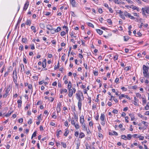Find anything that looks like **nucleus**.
<instances>
[{"instance_id":"obj_8","label":"nucleus","mask_w":149,"mask_h":149,"mask_svg":"<svg viewBox=\"0 0 149 149\" xmlns=\"http://www.w3.org/2000/svg\"><path fill=\"white\" fill-rule=\"evenodd\" d=\"M20 67L21 68L20 71L22 73V72L24 71V65L22 63L20 65Z\"/></svg>"},{"instance_id":"obj_24","label":"nucleus","mask_w":149,"mask_h":149,"mask_svg":"<svg viewBox=\"0 0 149 149\" xmlns=\"http://www.w3.org/2000/svg\"><path fill=\"white\" fill-rule=\"evenodd\" d=\"M9 92L7 91H5V93L4 94L3 96V97L4 98L6 97L9 95L8 93Z\"/></svg>"},{"instance_id":"obj_28","label":"nucleus","mask_w":149,"mask_h":149,"mask_svg":"<svg viewBox=\"0 0 149 149\" xmlns=\"http://www.w3.org/2000/svg\"><path fill=\"white\" fill-rule=\"evenodd\" d=\"M124 15L126 17H128L130 14L127 13L126 11H124Z\"/></svg>"},{"instance_id":"obj_42","label":"nucleus","mask_w":149,"mask_h":149,"mask_svg":"<svg viewBox=\"0 0 149 149\" xmlns=\"http://www.w3.org/2000/svg\"><path fill=\"white\" fill-rule=\"evenodd\" d=\"M36 136V132H35L33 133V134L32 135L31 139H32L33 138V137H35Z\"/></svg>"},{"instance_id":"obj_17","label":"nucleus","mask_w":149,"mask_h":149,"mask_svg":"<svg viewBox=\"0 0 149 149\" xmlns=\"http://www.w3.org/2000/svg\"><path fill=\"white\" fill-rule=\"evenodd\" d=\"M61 104L60 102L58 103L57 105V109H58L59 111H61Z\"/></svg>"},{"instance_id":"obj_50","label":"nucleus","mask_w":149,"mask_h":149,"mask_svg":"<svg viewBox=\"0 0 149 149\" xmlns=\"http://www.w3.org/2000/svg\"><path fill=\"white\" fill-rule=\"evenodd\" d=\"M85 146L86 149H88V148H90V147L89 146V144L88 143H86Z\"/></svg>"},{"instance_id":"obj_21","label":"nucleus","mask_w":149,"mask_h":149,"mask_svg":"<svg viewBox=\"0 0 149 149\" xmlns=\"http://www.w3.org/2000/svg\"><path fill=\"white\" fill-rule=\"evenodd\" d=\"M13 112V111H9L8 113H7L5 115V116L6 117H8L9 116H10V115Z\"/></svg>"},{"instance_id":"obj_16","label":"nucleus","mask_w":149,"mask_h":149,"mask_svg":"<svg viewBox=\"0 0 149 149\" xmlns=\"http://www.w3.org/2000/svg\"><path fill=\"white\" fill-rule=\"evenodd\" d=\"M100 119L101 121L104 120L105 116L104 114V113H101V116L100 117Z\"/></svg>"},{"instance_id":"obj_9","label":"nucleus","mask_w":149,"mask_h":149,"mask_svg":"<svg viewBox=\"0 0 149 149\" xmlns=\"http://www.w3.org/2000/svg\"><path fill=\"white\" fill-rule=\"evenodd\" d=\"M76 98L78 100V101H81L82 100L80 97V95L79 93H76Z\"/></svg>"},{"instance_id":"obj_29","label":"nucleus","mask_w":149,"mask_h":149,"mask_svg":"<svg viewBox=\"0 0 149 149\" xmlns=\"http://www.w3.org/2000/svg\"><path fill=\"white\" fill-rule=\"evenodd\" d=\"M129 116H130V117L131 118V120H133L134 119V117L133 114H129Z\"/></svg>"},{"instance_id":"obj_10","label":"nucleus","mask_w":149,"mask_h":149,"mask_svg":"<svg viewBox=\"0 0 149 149\" xmlns=\"http://www.w3.org/2000/svg\"><path fill=\"white\" fill-rule=\"evenodd\" d=\"M70 3L73 7H76L75 2V0H70Z\"/></svg>"},{"instance_id":"obj_13","label":"nucleus","mask_w":149,"mask_h":149,"mask_svg":"<svg viewBox=\"0 0 149 149\" xmlns=\"http://www.w3.org/2000/svg\"><path fill=\"white\" fill-rule=\"evenodd\" d=\"M13 75V77H17L16 68L14 70Z\"/></svg>"},{"instance_id":"obj_54","label":"nucleus","mask_w":149,"mask_h":149,"mask_svg":"<svg viewBox=\"0 0 149 149\" xmlns=\"http://www.w3.org/2000/svg\"><path fill=\"white\" fill-rule=\"evenodd\" d=\"M26 56H25L23 58V61L25 64H26L27 63V61H26Z\"/></svg>"},{"instance_id":"obj_4","label":"nucleus","mask_w":149,"mask_h":149,"mask_svg":"<svg viewBox=\"0 0 149 149\" xmlns=\"http://www.w3.org/2000/svg\"><path fill=\"white\" fill-rule=\"evenodd\" d=\"M12 85L11 84H10L7 86V87H6L5 89V91L9 92L10 90L12 88Z\"/></svg>"},{"instance_id":"obj_1","label":"nucleus","mask_w":149,"mask_h":149,"mask_svg":"<svg viewBox=\"0 0 149 149\" xmlns=\"http://www.w3.org/2000/svg\"><path fill=\"white\" fill-rule=\"evenodd\" d=\"M47 29L50 30L51 33L52 34H54L56 33L55 29L53 28L52 26L50 25L47 26Z\"/></svg>"},{"instance_id":"obj_60","label":"nucleus","mask_w":149,"mask_h":149,"mask_svg":"<svg viewBox=\"0 0 149 149\" xmlns=\"http://www.w3.org/2000/svg\"><path fill=\"white\" fill-rule=\"evenodd\" d=\"M74 120L73 118H72L71 120V124L72 125H75Z\"/></svg>"},{"instance_id":"obj_30","label":"nucleus","mask_w":149,"mask_h":149,"mask_svg":"<svg viewBox=\"0 0 149 149\" xmlns=\"http://www.w3.org/2000/svg\"><path fill=\"white\" fill-rule=\"evenodd\" d=\"M72 87V83L70 81H69L68 87V89H71Z\"/></svg>"},{"instance_id":"obj_5","label":"nucleus","mask_w":149,"mask_h":149,"mask_svg":"<svg viewBox=\"0 0 149 149\" xmlns=\"http://www.w3.org/2000/svg\"><path fill=\"white\" fill-rule=\"evenodd\" d=\"M125 97L126 98L129 100L130 99V97L128 95H125L123 94H121L120 96H119V99L121 100L122 97Z\"/></svg>"},{"instance_id":"obj_53","label":"nucleus","mask_w":149,"mask_h":149,"mask_svg":"<svg viewBox=\"0 0 149 149\" xmlns=\"http://www.w3.org/2000/svg\"><path fill=\"white\" fill-rule=\"evenodd\" d=\"M30 46L31 48V49H35V47L33 44L31 45Z\"/></svg>"},{"instance_id":"obj_37","label":"nucleus","mask_w":149,"mask_h":149,"mask_svg":"<svg viewBox=\"0 0 149 149\" xmlns=\"http://www.w3.org/2000/svg\"><path fill=\"white\" fill-rule=\"evenodd\" d=\"M61 143L63 147L64 148H66L67 146L65 143H64L63 142H61Z\"/></svg>"},{"instance_id":"obj_52","label":"nucleus","mask_w":149,"mask_h":149,"mask_svg":"<svg viewBox=\"0 0 149 149\" xmlns=\"http://www.w3.org/2000/svg\"><path fill=\"white\" fill-rule=\"evenodd\" d=\"M5 68V65H4L3 66V67L2 68L1 70L0 71V72L1 73H2L3 72V71L4 69Z\"/></svg>"},{"instance_id":"obj_26","label":"nucleus","mask_w":149,"mask_h":149,"mask_svg":"<svg viewBox=\"0 0 149 149\" xmlns=\"http://www.w3.org/2000/svg\"><path fill=\"white\" fill-rule=\"evenodd\" d=\"M120 17L123 19H125V18L124 15V13L123 12L121 13H120Z\"/></svg>"},{"instance_id":"obj_58","label":"nucleus","mask_w":149,"mask_h":149,"mask_svg":"<svg viewBox=\"0 0 149 149\" xmlns=\"http://www.w3.org/2000/svg\"><path fill=\"white\" fill-rule=\"evenodd\" d=\"M121 89H122L123 91H127V88H125L123 86L121 87Z\"/></svg>"},{"instance_id":"obj_38","label":"nucleus","mask_w":149,"mask_h":149,"mask_svg":"<svg viewBox=\"0 0 149 149\" xmlns=\"http://www.w3.org/2000/svg\"><path fill=\"white\" fill-rule=\"evenodd\" d=\"M122 139H124L125 140H127L126 136L125 135H122L121 136Z\"/></svg>"},{"instance_id":"obj_62","label":"nucleus","mask_w":149,"mask_h":149,"mask_svg":"<svg viewBox=\"0 0 149 149\" xmlns=\"http://www.w3.org/2000/svg\"><path fill=\"white\" fill-rule=\"evenodd\" d=\"M80 123H84V119H80Z\"/></svg>"},{"instance_id":"obj_20","label":"nucleus","mask_w":149,"mask_h":149,"mask_svg":"<svg viewBox=\"0 0 149 149\" xmlns=\"http://www.w3.org/2000/svg\"><path fill=\"white\" fill-rule=\"evenodd\" d=\"M31 23V21L29 19H27L26 21L25 24L27 25L30 26Z\"/></svg>"},{"instance_id":"obj_44","label":"nucleus","mask_w":149,"mask_h":149,"mask_svg":"<svg viewBox=\"0 0 149 149\" xmlns=\"http://www.w3.org/2000/svg\"><path fill=\"white\" fill-rule=\"evenodd\" d=\"M27 39L26 38H22V42L25 43L26 42Z\"/></svg>"},{"instance_id":"obj_51","label":"nucleus","mask_w":149,"mask_h":149,"mask_svg":"<svg viewBox=\"0 0 149 149\" xmlns=\"http://www.w3.org/2000/svg\"><path fill=\"white\" fill-rule=\"evenodd\" d=\"M65 54H64L63 55H62L61 57V60L63 61H65Z\"/></svg>"},{"instance_id":"obj_11","label":"nucleus","mask_w":149,"mask_h":149,"mask_svg":"<svg viewBox=\"0 0 149 149\" xmlns=\"http://www.w3.org/2000/svg\"><path fill=\"white\" fill-rule=\"evenodd\" d=\"M62 133V132L61 130H57L56 131V136L58 138L59 137V134Z\"/></svg>"},{"instance_id":"obj_7","label":"nucleus","mask_w":149,"mask_h":149,"mask_svg":"<svg viewBox=\"0 0 149 149\" xmlns=\"http://www.w3.org/2000/svg\"><path fill=\"white\" fill-rule=\"evenodd\" d=\"M69 89V93L68 94V95L69 97H71L73 95V90L72 89Z\"/></svg>"},{"instance_id":"obj_40","label":"nucleus","mask_w":149,"mask_h":149,"mask_svg":"<svg viewBox=\"0 0 149 149\" xmlns=\"http://www.w3.org/2000/svg\"><path fill=\"white\" fill-rule=\"evenodd\" d=\"M67 90L65 89H62L61 90V93H62L63 92H64V93H66L67 92Z\"/></svg>"},{"instance_id":"obj_36","label":"nucleus","mask_w":149,"mask_h":149,"mask_svg":"<svg viewBox=\"0 0 149 149\" xmlns=\"http://www.w3.org/2000/svg\"><path fill=\"white\" fill-rule=\"evenodd\" d=\"M124 40L125 41H127L129 38V37L128 36H124Z\"/></svg>"},{"instance_id":"obj_22","label":"nucleus","mask_w":149,"mask_h":149,"mask_svg":"<svg viewBox=\"0 0 149 149\" xmlns=\"http://www.w3.org/2000/svg\"><path fill=\"white\" fill-rule=\"evenodd\" d=\"M81 127L83 128V130H87V127L85 125V123H81Z\"/></svg>"},{"instance_id":"obj_39","label":"nucleus","mask_w":149,"mask_h":149,"mask_svg":"<svg viewBox=\"0 0 149 149\" xmlns=\"http://www.w3.org/2000/svg\"><path fill=\"white\" fill-rule=\"evenodd\" d=\"M137 138H139V139L140 140H143L144 139V137L143 136H138Z\"/></svg>"},{"instance_id":"obj_19","label":"nucleus","mask_w":149,"mask_h":149,"mask_svg":"<svg viewBox=\"0 0 149 149\" xmlns=\"http://www.w3.org/2000/svg\"><path fill=\"white\" fill-rule=\"evenodd\" d=\"M46 59H45L43 61L42 65L43 68H45L46 67Z\"/></svg>"},{"instance_id":"obj_35","label":"nucleus","mask_w":149,"mask_h":149,"mask_svg":"<svg viewBox=\"0 0 149 149\" xmlns=\"http://www.w3.org/2000/svg\"><path fill=\"white\" fill-rule=\"evenodd\" d=\"M65 130V133L64 134V136H67V135L68 134L69 132L68 130L67 129H66Z\"/></svg>"},{"instance_id":"obj_2","label":"nucleus","mask_w":149,"mask_h":149,"mask_svg":"<svg viewBox=\"0 0 149 149\" xmlns=\"http://www.w3.org/2000/svg\"><path fill=\"white\" fill-rule=\"evenodd\" d=\"M141 10H143V12L144 11L147 13L149 14V6H146L144 8H142Z\"/></svg>"},{"instance_id":"obj_43","label":"nucleus","mask_w":149,"mask_h":149,"mask_svg":"<svg viewBox=\"0 0 149 149\" xmlns=\"http://www.w3.org/2000/svg\"><path fill=\"white\" fill-rule=\"evenodd\" d=\"M136 96L138 97L141 98V95L139 93H136Z\"/></svg>"},{"instance_id":"obj_48","label":"nucleus","mask_w":149,"mask_h":149,"mask_svg":"<svg viewBox=\"0 0 149 149\" xmlns=\"http://www.w3.org/2000/svg\"><path fill=\"white\" fill-rule=\"evenodd\" d=\"M130 8H131L133 9V10H136V9H137L136 7L134 6H133V5H131L130 6Z\"/></svg>"},{"instance_id":"obj_47","label":"nucleus","mask_w":149,"mask_h":149,"mask_svg":"<svg viewBox=\"0 0 149 149\" xmlns=\"http://www.w3.org/2000/svg\"><path fill=\"white\" fill-rule=\"evenodd\" d=\"M118 56L116 54L113 57V59L114 60L116 61L118 60Z\"/></svg>"},{"instance_id":"obj_32","label":"nucleus","mask_w":149,"mask_h":149,"mask_svg":"<svg viewBox=\"0 0 149 149\" xmlns=\"http://www.w3.org/2000/svg\"><path fill=\"white\" fill-rule=\"evenodd\" d=\"M61 30V28L60 26H58L57 27V28L56 29H55V31L56 32H58L59 31H60Z\"/></svg>"},{"instance_id":"obj_59","label":"nucleus","mask_w":149,"mask_h":149,"mask_svg":"<svg viewBox=\"0 0 149 149\" xmlns=\"http://www.w3.org/2000/svg\"><path fill=\"white\" fill-rule=\"evenodd\" d=\"M65 32L64 31H62V32H61V35L62 36H64L65 35Z\"/></svg>"},{"instance_id":"obj_6","label":"nucleus","mask_w":149,"mask_h":149,"mask_svg":"<svg viewBox=\"0 0 149 149\" xmlns=\"http://www.w3.org/2000/svg\"><path fill=\"white\" fill-rule=\"evenodd\" d=\"M29 2L28 1H27L26 2V3H25L24 8H23V10H26L27 9L28 6L29 5Z\"/></svg>"},{"instance_id":"obj_56","label":"nucleus","mask_w":149,"mask_h":149,"mask_svg":"<svg viewBox=\"0 0 149 149\" xmlns=\"http://www.w3.org/2000/svg\"><path fill=\"white\" fill-rule=\"evenodd\" d=\"M118 111L116 109H114L112 111V112L114 114H117L118 113Z\"/></svg>"},{"instance_id":"obj_18","label":"nucleus","mask_w":149,"mask_h":149,"mask_svg":"<svg viewBox=\"0 0 149 149\" xmlns=\"http://www.w3.org/2000/svg\"><path fill=\"white\" fill-rule=\"evenodd\" d=\"M13 81L15 83V84H16V85L17 86L18 85V84L17 83V77H13Z\"/></svg>"},{"instance_id":"obj_41","label":"nucleus","mask_w":149,"mask_h":149,"mask_svg":"<svg viewBox=\"0 0 149 149\" xmlns=\"http://www.w3.org/2000/svg\"><path fill=\"white\" fill-rule=\"evenodd\" d=\"M132 137V135L130 134H128L127 135V139L128 140H130Z\"/></svg>"},{"instance_id":"obj_49","label":"nucleus","mask_w":149,"mask_h":149,"mask_svg":"<svg viewBox=\"0 0 149 149\" xmlns=\"http://www.w3.org/2000/svg\"><path fill=\"white\" fill-rule=\"evenodd\" d=\"M107 22L109 23L110 24H112V21L110 19H107Z\"/></svg>"},{"instance_id":"obj_64","label":"nucleus","mask_w":149,"mask_h":149,"mask_svg":"<svg viewBox=\"0 0 149 149\" xmlns=\"http://www.w3.org/2000/svg\"><path fill=\"white\" fill-rule=\"evenodd\" d=\"M32 123V119H29L28 121V124L30 125Z\"/></svg>"},{"instance_id":"obj_23","label":"nucleus","mask_w":149,"mask_h":149,"mask_svg":"<svg viewBox=\"0 0 149 149\" xmlns=\"http://www.w3.org/2000/svg\"><path fill=\"white\" fill-rule=\"evenodd\" d=\"M85 136L84 134L82 132H80L79 133V138H82Z\"/></svg>"},{"instance_id":"obj_33","label":"nucleus","mask_w":149,"mask_h":149,"mask_svg":"<svg viewBox=\"0 0 149 149\" xmlns=\"http://www.w3.org/2000/svg\"><path fill=\"white\" fill-rule=\"evenodd\" d=\"M31 29L33 31L34 33H36V28L35 26H31Z\"/></svg>"},{"instance_id":"obj_34","label":"nucleus","mask_w":149,"mask_h":149,"mask_svg":"<svg viewBox=\"0 0 149 149\" xmlns=\"http://www.w3.org/2000/svg\"><path fill=\"white\" fill-rule=\"evenodd\" d=\"M19 49L21 51H23L24 50V46H23L21 44L19 46Z\"/></svg>"},{"instance_id":"obj_63","label":"nucleus","mask_w":149,"mask_h":149,"mask_svg":"<svg viewBox=\"0 0 149 149\" xmlns=\"http://www.w3.org/2000/svg\"><path fill=\"white\" fill-rule=\"evenodd\" d=\"M80 146V143H78L77 144L76 149H79V147Z\"/></svg>"},{"instance_id":"obj_27","label":"nucleus","mask_w":149,"mask_h":149,"mask_svg":"<svg viewBox=\"0 0 149 149\" xmlns=\"http://www.w3.org/2000/svg\"><path fill=\"white\" fill-rule=\"evenodd\" d=\"M142 104L143 105H144L146 103V99L144 97H142Z\"/></svg>"},{"instance_id":"obj_46","label":"nucleus","mask_w":149,"mask_h":149,"mask_svg":"<svg viewBox=\"0 0 149 149\" xmlns=\"http://www.w3.org/2000/svg\"><path fill=\"white\" fill-rule=\"evenodd\" d=\"M10 72L9 71H8L5 72L4 74V77H6L8 76L9 74V72Z\"/></svg>"},{"instance_id":"obj_3","label":"nucleus","mask_w":149,"mask_h":149,"mask_svg":"<svg viewBox=\"0 0 149 149\" xmlns=\"http://www.w3.org/2000/svg\"><path fill=\"white\" fill-rule=\"evenodd\" d=\"M149 68L147 67L146 65H143V73H146V72L148 71Z\"/></svg>"},{"instance_id":"obj_55","label":"nucleus","mask_w":149,"mask_h":149,"mask_svg":"<svg viewBox=\"0 0 149 149\" xmlns=\"http://www.w3.org/2000/svg\"><path fill=\"white\" fill-rule=\"evenodd\" d=\"M144 109L145 110H148L149 109V106L146 104V106L145 107Z\"/></svg>"},{"instance_id":"obj_15","label":"nucleus","mask_w":149,"mask_h":149,"mask_svg":"<svg viewBox=\"0 0 149 149\" xmlns=\"http://www.w3.org/2000/svg\"><path fill=\"white\" fill-rule=\"evenodd\" d=\"M17 103L18 104V107L19 108L21 106V104L22 103V101L21 100H19L17 101Z\"/></svg>"},{"instance_id":"obj_57","label":"nucleus","mask_w":149,"mask_h":149,"mask_svg":"<svg viewBox=\"0 0 149 149\" xmlns=\"http://www.w3.org/2000/svg\"><path fill=\"white\" fill-rule=\"evenodd\" d=\"M21 21V19H19L16 25V27H17L18 24H20Z\"/></svg>"},{"instance_id":"obj_61","label":"nucleus","mask_w":149,"mask_h":149,"mask_svg":"<svg viewBox=\"0 0 149 149\" xmlns=\"http://www.w3.org/2000/svg\"><path fill=\"white\" fill-rule=\"evenodd\" d=\"M128 17L129 18H130V19H134L135 18V17L134 16L131 15L130 14V15Z\"/></svg>"},{"instance_id":"obj_25","label":"nucleus","mask_w":149,"mask_h":149,"mask_svg":"<svg viewBox=\"0 0 149 149\" xmlns=\"http://www.w3.org/2000/svg\"><path fill=\"white\" fill-rule=\"evenodd\" d=\"M96 30L97 32L100 35H102L103 33V31L100 29H97Z\"/></svg>"},{"instance_id":"obj_12","label":"nucleus","mask_w":149,"mask_h":149,"mask_svg":"<svg viewBox=\"0 0 149 149\" xmlns=\"http://www.w3.org/2000/svg\"><path fill=\"white\" fill-rule=\"evenodd\" d=\"M82 106L81 101H78V106L79 110L80 111L81 110V107Z\"/></svg>"},{"instance_id":"obj_14","label":"nucleus","mask_w":149,"mask_h":149,"mask_svg":"<svg viewBox=\"0 0 149 149\" xmlns=\"http://www.w3.org/2000/svg\"><path fill=\"white\" fill-rule=\"evenodd\" d=\"M144 77L147 78L149 79V73L148 72H146V73H143Z\"/></svg>"},{"instance_id":"obj_31","label":"nucleus","mask_w":149,"mask_h":149,"mask_svg":"<svg viewBox=\"0 0 149 149\" xmlns=\"http://www.w3.org/2000/svg\"><path fill=\"white\" fill-rule=\"evenodd\" d=\"M74 126L75 128L76 129H78L79 128L80 126L78 123L75 124L74 125H73Z\"/></svg>"},{"instance_id":"obj_45","label":"nucleus","mask_w":149,"mask_h":149,"mask_svg":"<svg viewBox=\"0 0 149 149\" xmlns=\"http://www.w3.org/2000/svg\"><path fill=\"white\" fill-rule=\"evenodd\" d=\"M88 25L90 27H91L92 28H94V25L91 23L88 22Z\"/></svg>"}]
</instances>
